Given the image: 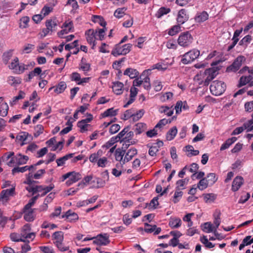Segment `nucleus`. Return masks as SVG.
I'll use <instances>...</instances> for the list:
<instances>
[{
	"instance_id": "obj_15",
	"label": "nucleus",
	"mask_w": 253,
	"mask_h": 253,
	"mask_svg": "<svg viewBox=\"0 0 253 253\" xmlns=\"http://www.w3.org/2000/svg\"><path fill=\"white\" fill-rule=\"evenodd\" d=\"M109 243L110 240L106 234H105V236L101 234L98 235L95 237V240L93 241L94 244L100 246H106Z\"/></svg>"
},
{
	"instance_id": "obj_36",
	"label": "nucleus",
	"mask_w": 253,
	"mask_h": 253,
	"mask_svg": "<svg viewBox=\"0 0 253 253\" xmlns=\"http://www.w3.org/2000/svg\"><path fill=\"white\" fill-rule=\"evenodd\" d=\"M177 133V129L176 126L171 127L167 132L166 138L168 140L171 141L174 139Z\"/></svg>"
},
{
	"instance_id": "obj_56",
	"label": "nucleus",
	"mask_w": 253,
	"mask_h": 253,
	"mask_svg": "<svg viewBox=\"0 0 253 253\" xmlns=\"http://www.w3.org/2000/svg\"><path fill=\"white\" fill-rule=\"evenodd\" d=\"M252 36L251 35H248L244 37L239 43L240 45H243L247 46L248 44L250 43L252 41Z\"/></svg>"
},
{
	"instance_id": "obj_23",
	"label": "nucleus",
	"mask_w": 253,
	"mask_h": 253,
	"mask_svg": "<svg viewBox=\"0 0 253 253\" xmlns=\"http://www.w3.org/2000/svg\"><path fill=\"white\" fill-rule=\"evenodd\" d=\"M103 155V151L99 149L96 152L93 153L89 156V160L91 163L95 164Z\"/></svg>"
},
{
	"instance_id": "obj_40",
	"label": "nucleus",
	"mask_w": 253,
	"mask_h": 253,
	"mask_svg": "<svg viewBox=\"0 0 253 253\" xmlns=\"http://www.w3.org/2000/svg\"><path fill=\"white\" fill-rule=\"evenodd\" d=\"M125 154V151L120 148L117 149L115 152V159L117 161L123 162V157Z\"/></svg>"
},
{
	"instance_id": "obj_28",
	"label": "nucleus",
	"mask_w": 253,
	"mask_h": 253,
	"mask_svg": "<svg viewBox=\"0 0 253 253\" xmlns=\"http://www.w3.org/2000/svg\"><path fill=\"white\" fill-rule=\"evenodd\" d=\"M144 230L148 233H151L154 232V235L158 234V229L157 228V225H152L147 223H144Z\"/></svg>"
},
{
	"instance_id": "obj_33",
	"label": "nucleus",
	"mask_w": 253,
	"mask_h": 253,
	"mask_svg": "<svg viewBox=\"0 0 253 253\" xmlns=\"http://www.w3.org/2000/svg\"><path fill=\"white\" fill-rule=\"evenodd\" d=\"M147 129V126L143 123H138L135 125L134 131L139 134Z\"/></svg>"
},
{
	"instance_id": "obj_54",
	"label": "nucleus",
	"mask_w": 253,
	"mask_h": 253,
	"mask_svg": "<svg viewBox=\"0 0 253 253\" xmlns=\"http://www.w3.org/2000/svg\"><path fill=\"white\" fill-rule=\"evenodd\" d=\"M28 136L29 134L26 132H22L17 136V139L22 142L21 145H23L26 143V141L27 139Z\"/></svg>"
},
{
	"instance_id": "obj_9",
	"label": "nucleus",
	"mask_w": 253,
	"mask_h": 253,
	"mask_svg": "<svg viewBox=\"0 0 253 253\" xmlns=\"http://www.w3.org/2000/svg\"><path fill=\"white\" fill-rule=\"evenodd\" d=\"M246 58L243 55L238 56L234 61L233 63L227 67V72H236L241 67L243 63L246 61Z\"/></svg>"
},
{
	"instance_id": "obj_31",
	"label": "nucleus",
	"mask_w": 253,
	"mask_h": 253,
	"mask_svg": "<svg viewBox=\"0 0 253 253\" xmlns=\"http://www.w3.org/2000/svg\"><path fill=\"white\" fill-rule=\"evenodd\" d=\"M181 220L179 218H171L169 221V226L172 228H177L181 225Z\"/></svg>"
},
{
	"instance_id": "obj_58",
	"label": "nucleus",
	"mask_w": 253,
	"mask_h": 253,
	"mask_svg": "<svg viewBox=\"0 0 253 253\" xmlns=\"http://www.w3.org/2000/svg\"><path fill=\"white\" fill-rule=\"evenodd\" d=\"M25 93L24 92L22 91H20L19 93V95L15 96L13 98L12 100L10 102V104L11 106H14L15 105L17 101L21 99H22L24 97Z\"/></svg>"
},
{
	"instance_id": "obj_38",
	"label": "nucleus",
	"mask_w": 253,
	"mask_h": 253,
	"mask_svg": "<svg viewBox=\"0 0 253 253\" xmlns=\"http://www.w3.org/2000/svg\"><path fill=\"white\" fill-rule=\"evenodd\" d=\"M73 156V154H69L65 156L57 159L56 160V163L58 167L63 166L65 164V162L68 159L72 158Z\"/></svg>"
},
{
	"instance_id": "obj_25",
	"label": "nucleus",
	"mask_w": 253,
	"mask_h": 253,
	"mask_svg": "<svg viewBox=\"0 0 253 253\" xmlns=\"http://www.w3.org/2000/svg\"><path fill=\"white\" fill-rule=\"evenodd\" d=\"M137 151L135 148H131L129 149L125 156L123 160V163H126L130 161L132 158L137 154Z\"/></svg>"
},
{
	"instance_id": "obj_47",
	"label": "nucleus",
	"mask_w": 253,
	"mask_h": 253,
	"mask_svg": "<svg viewBox=\"0 0 253 253\" xmlns=\"http://www.w3.org/2000/svg\"><path fill=\"white\" fill-rule=\"evenodd\" d=\"M210 184L205 177L201 179L197 184V187L201 190L205 189Z\"/></svg>"
},
{
	"instance_id": "obj_55",
	"label": "nucleus",
	"mask_w": 253,
	"mask_h": 253,
	"mask_svg": "<svg viewBox=\"0 0 253 253\" xmlns=\"http://www.w3.org/2000/svg\"><path fill=\"white\" fill-rule=\"evenodd\" d=\"M108 159L106 157H102L96 163L98 167L105 168L108 164Z\"/></svg>"
},
{
	"instance_id": "obj_27",
	"label": "nucleus",
	"mask_w": 253,
	"mask_h": 253,
	"mask_svg": "<svg viewBox=\"0 0 253 253\" xmlns=\"http://www.w3.org/2000/svg\"><path fill=\"white\" fill-rule=\"evenodd\" d=\"M53 244H56L64 241V233L62 231L55 232L52 236Z\"/></svg>"
},
{
	"instance_id": "obj_26",
	"label": "nucleus",
	"mask_w": 253,
	"mask_h": 253,
	"mask_svg": "<svg viewBox=\"0 0 253 253\" xmlns=\"http://www.w3.org/2000/svg\"><path fill=\"white\" fill-rule=\"evenodd\" d=\"M124 75L128 76L130 79H134L138 76L139 72L135 69L127 68L124 71Z\"/></svg>"
},
{
	"instance_id": "obj_5",
	"label": "nucleus",
	"mask_w": 253,
	"mask_h": 253,
	"mask_svg": "<svg viewBox=\"0 0 253 253\" xmlns=\"http://www.w3.org/2000/svg\"><path fill=\"white\" fill-rule=\"evenodd\" d=\"M193 41V37L189 31L181 33L178 38L177 42L183 47H189Z\"/></svg>"
},
{
	"instance_id": "obj_43",
	"label": "nucleus",
	"mask_w": 253,
	"mask_h": 253,
	"mask_svg": "<svg viewBox=\"0 0 253 253\" xmlns=\"http://www.w3.org/2000/svg\"><path fill=\"white\" fill-rule=\"evenodd\" d=\"M126 10L127 8L125 7L118 8L115 11L114 15L117 18H121L125 15Z\"/></svg>"
},
{
	"instance_id": "obj_16",
	"label": "nucleus",
	"mask_w": 253,
	"mask_h": 253,
	"mask_svg": "<svg viewBox=\"0 0 253 253\" xmlns=\"http://www.w3.org/2000/svg\"><path fill=\"white\" fill-rule=\"evenodd\" d=\"M112 86L113 92L116 95H121L123 93L124 85L122 82L117 81L112 83Z\"/></svg>"
},
{
	"instance_id": "obj_46",
	"label": "nucleus",
	"mask_w": 253,
	"mask_h": 253,
	"mask_svg": "<svg viewBox=\"0 0 253 253\" xmlns=\"http://www.w3.org/2000/svg\"><path fill=\"white\" fill-rule=\"evenodd\" d=\"M129 128L128 127L124 128L119 134L116 136L115 138L117 140V141L125 140L124 139V136L126 135V133L128 131Z\"/></svg>"
},
{
	"instance_id": "obj_49",
	"label": "nucleus",
	"mask_w": 253,
	"mask_h": 253,
	"mask_svg": "<svg viewBox=\"0 0 253 253\" xmlns=\"http://www.w3.org/2000/svg\"><path fill=\"white\" fill-rule=\"evenodd\" d=\"M158 152V142L154 145L149 147V154L151 156H156Z\"/></svg>"
},
{
	"instance_id": "obj_37",
	"label": "nucleus",
	"mask_w": 253,
	"mask_h": 253,
	"mask_svg": "<svg viewBox=\"0 0 253 253\" xmlns=\"http://www.w3.org/2000/svg\"><path fill=\"white\" fill-rule=\"evenodd\" d=\"M173 95V93L171 92H161L159 94V99L162 102H166L171 99Z\"/></svg>"
},
{
	"instance_id": "obj_22",
	"label": "nucleus",
	"mask_w": 253,
	"mask_h": 253,
	"mask_svg": "<svg viewBox=\"0 0 253 253\" xmlns=\"http://www.w3.org/2000/svg\"><path fill=\"white\" fill-rule=\"evenodd\" d=\"M23 212L24 213V218L27 221H32L35 219L34 209H30L26 210L25 207L23 208Z\"/></svg>"
},
{
	"instance_id": "obj_52",
	"label": "nucleus",
	"mask_w": 253,
	"mask_h": 253,
	"mask_svg": "<svg viewBox=\"0 0 253 253\" xmlns=\"http://www.w3.org/2000/svg\"><path fill=\"white\" fill-rule=\"evenodd\" d=\"M203 196L206 203L213 202L216 198V195L213 193L204 194Z\"/></svg>"
},
{
	"instance_id": "obj_19",
	"label": "nucleus",
	"mask_w": 253,
	"mask_h": 253,
	"mask_svg": "<svg viewBox=\"0 0 253 253\" xmlns=\"http://www.w3.org/2000/svg\"><path fill=\"white\" fill-rule=\"evenodd\" d=\"M34 166H25L22 167H19L18 166L15 167L11 170V173L12 175H14L15 174L17 173H23L27 170H29V172L31 170H33V168Z\"/></svg>"
},
{
	"instance_id": "obj_21",
	"label": "nucleus",
	"mask_w": 253,
	"mask_h": 253,
	"mask_svg": "<svg viewBox=\"0 0 253 253\" xmlns=\"http://www.w3.org/2000/svg\"><path fill=\"white\" fill-rule=\"evenodd\" d=\"M138 93V89L136 87H131L130 89L129 98L127 103L124 105V107L126 108L128 105L132 104L135 100V97Z\"/></svg>"
},
{
	"instance_id": "obj_57",
	"label": "nucleus",
	"mask_w": 253,
	"mask_h": 253,
	"mask_svg": "<svg viewBox=\"0 0 253 253\" xmlns=\"http://www.w3.org/2000/svg\"><path fill=\"white\" fill-rule=\"evenodd\" d=\"M144 110L143 109H140L137 112H134L133 116L132 117V121L133 122H136L138 121L140 119H141L144 114Z\"/></svg>"
},
{
	"instance_id": "obj_34",
	"label": "nucleus",
	"mask_w": 253,
	"mask_h": 253,
	"mask_svg": "<svg viewBox=\"0 0 253 253\" xmlns=\"http://www.w3.org/2000/svg\"><path fill=\"white\" fill-rule=\"evenodd\" d=\"M67 88V84L65 82L61 81L55 86L54 91L57 94H60L64 92Z\"/></svg>"
},
{
	"instance_id": "obj_10",
	"label": "nucleus",
	"mask_w": 253,
	"mask_h": 253,
	"mask_svg": "<svg viewBox=\"0 0 253 253\" xmlns=\"http://www.w3.org/2000/svg\"><path fill=\"white\" fill-rule=\"evenodd\" d=\"M97 31L90 29L87 30L85 33L86 39L87 42L91 45V48L94 49L95 47L96 42V36Z\"/></svg>"
},
{
	"instance_id": "obj_6",
	"label": "nucleus",
	"mask_w": 253,
	"mask_h": 253,
	"mask_svg": "<svg viewBox=\"0 0 253 253\" xmlns=\"http://www.w3.org/2000/svg\"><path fill=\"white\" fill-rule=\"evenodd\" d=\"M132 44L130 43L125 44L122 45L120 43L116 44L112 50L111 54L114 56H118L121 55H126L131 50Z\"/></svg>"
},
{
	"instance_id": "obj_18",
	"label": "nucleus",
	"mask_w": 253,
	"mask_h": 253,
	"mask_svg": "<svg viewBox=\"0 0 253 253\" xmlns=\"http://www.w3.org/2000/svg\"><path fill=\"white\" fill-rule=\"evenodd\" d=\"M244 179L242 176H237L233 180L232 184V190L237 191L244 183Z\"/></svg>"
},
{
	"instance_id": "obj_63",
	"label": "nucleus",
	"mask_w": 253,
	"mask_h": 253,
	"mask_svg": "<svg viewBox=\"0 0 253 253\" xmlns=\"http://www.w3.org/2000/svg\"><path fill=\"white\" fill-rule=\"evenodd\" d=\"M181 29L180 25L172 26L169 31V34L170 36H173L178 33Z\"/></svg>"
},
{
	"instance_id": "obj_29",
	"label": "nucleus",
	"mask_w": 253,
	"mask_h": 253,
	"mask_svg": "<svg viewBox=\"0 0 253 253\" xmlns=\"http://www.w3.org/2000/svg\"><path fill=\"white\" fill-rule=\"evenodd\" d=\"M237 140L236 137H232L227 139L221 146L220 150L223 151L228 148L233 143Z\"/></svg>"
},
{
	"instance_id": "obj_32",
	"label": "nucleus",
	"mask_w": 253,
	"mask_h": 253,
	"mask_svg": "<svg viewBox=\"0 0 253 253\" xmlns=\"http://www.w3.org/2000/svg\"><path fill=\"white\" fill-rule=\"evenodd\" d=\"M118 109H114L113 108H111L107 109L104 111L101 116L102 118H106L108 117H114L118 114Z\"/></svg>"
},
{
	"instance_id": "obj_59",
	"label": "nucleus",
	"mask_w": 253,
	"mask_h": 253,
	"mask_svg": "<svg viewBox=\"0 0 253 253\" xmlns=\"http://www.w3.org/2000/svg\"><path fill=\"white\" fill-rule=\"evenodd\" d=\"M56 248L61 252H65L70 250L69 246H65L63 243V241L59 242L55 245Z\"/></svg>"
},
{
	"instance_id": "obj_60",
	"label": "nucleus",
	"mask_w": 253,
	"mask_h": 253,
	"mask_svg": "<svg viewBox=\"0 0 253 253\" xmlns=\"http://www.w3.org/2000/svg\"><path fill=\"white\" fill-rule=\"evenodd\" d=\"M62 28L67 29V30L69 32H71L73 29V23L72 21L70 20H66L62 25Z\"/></svg>"
},
{
	"instance_id": "obj_4",
	"label": "nucleus",
	"mask_w": 253,
	"mask_h": 253,
	"mask_svg": "<svg viewBox=\"0 0 253 253\" xmlns=\"http://www.w3.org/2000/svg\"><path fill=\"white\" fill-rule=\"evenodd\" d=\"M216 64V63H212L211 64L212 67L205 70V75L206 76V78L204 81L205 85H208L210 82L218 74L219 68L214 66Z\"/></svg>"
},
{
	"instance_id": "obj_45",
	"label": "nucleus",
	"mask_w": 253,
	"mask_h": 253,
	"mask_svg": "<svg viewBox=\"0 0 253 253\" xmlns=\"http://www.w3.org/2000/svg\"><path fill=\"white\" fill-rule=\"evenodd\" d=\"M203 231L206 233H210L214 231L212 224L210 222L204 223L201 225Z\"/></svg>"
},
{
	"instance_id": "obj_8",
	"label": "nucleus",
	"mask_w": 253,
	"mask_h": 253,
	"mask_svg": "<svg viewBox=\"0 0 253 253\" xmlns=\"http://www.w3.org/2000/svg\"><path fill=\"white\" fill-rule=\"evenodd\" d=\"M200 55V51L198 49H193L185 53L182 57L181 62L184 64H189L196 59Z\"/></svg>"
},
{
	"instance_id": "obj_48",
	"label": "nucleus",
	"mask_w": 253,
	"mask_h": 253,
	"mask_svg": "<svg viewBox=\"0 0 253 253\" xmlns=\"http://www.w3.org/2000/svg\"><path fill=\"white\" fill-rule=\"evenodd\" d=\"M9 107L6 103L1 104L0 106V116L1 117H5L8 113Z\"/></svg>"
},
{
	"instance_id": "obj_1",
	"label": "nucleus",
	"mask_w": 253,
	"mask_h": 253,
	"mask_svg": "<svg viewBox=\"0 0 253 253\" xmlns=\"http://www.w3.org/2000/svg\"><path fill=\"white\" fill-rule=\"evenodd\" d=\"M57 22L58 21L56 18L47 20L45 23L46 28H43L40 34L41 38H44L48 35H51L52 33L55 31Z\"/></svg>"
},
{
	"instance_id": "obj_24",
	"label": "nucleus",
	"mask_w": 253,
	"mask_h": 253,
	"mask_svg": "<svg viewBox=\"0 0 253 253\" xmlns=\"http://www.w3.org/2000/svg\"><path fill=\"white\" fill-rule=\"evenodd\" d=\"M209 14L206 11L197 13L194 18L195 21L197 23H202L208 19Z\"/></svg>"
},
{
	"instance_id": "obj_30",
	"label": "nucleus",
	"mask_w": 253,
	"mask_h": 253,
	"mask_svg": "<svg viewBox=\"0 0 253 253\" xmlns=\"http://www.w3.org/2000/svg\"><path fill=\"white\" fill-rule=\"evenodd\" d=\"M172 61L169 58H166L164 60H161L159 62V70L165 71L169 68L171 65Z\"/></svg>"
},
{
	"instance_id": "obj_13",
	"label": "nucleus",
	"mask_w": 253,
	"mask_h": 253,
	"mask_svg": "<svg viewBox=\"0 0 253 253\" xmlns=\"http://www.w3.org/2000/svg\"><path fill=\"white\" fill-rule=\"evenodd\" d=\"M189 18L187 10L183 8L178 11L176 20L179 25H181L186 22L188 20Z\"/></svg>"
},
{
	"instance_id": "obj_42",
	"label": "nucleus",
	"mask_w": 253,
	"mask_h": 253,
	"mask_svg": "<svg viewBox=\"0 0 253 253\" xmlns=\"http://www.w3.org/2000/svg\"><path fill=\"white\" fill-rule=\"evenodd\" d=\"M205 178L207 179V180L210 184V186H212L213 185L218 179V177L216 176L215 173H209L207 177Z\"/></svg>"
},
{
	"instance_id": "obj_61",
	"label": "nucleus",
	"mask_w": 253,
	"mask_h": 253,
	"mask_svg": "<svg viewBox=\"0 0 253 253\" xmlns=\"http://www.w3.org/2000/svg\"><path fill=\"white\" fill-rule=\"evenodd\" d=\"M80 69L84 72H87L90 69V64L84 61L83 59L81 60V62L80 64Z\"/></svg>"
},
{
	"instance_id": "obj_7",
	"label": "nucleus",
	"mask_w": 253,
	"mask_h": 253,
	"mask_svg": "<svg viewBox=\"0 0 253 253\" xmlns=\"http://www.w3.org/2000/svg\"><path fill=\"white\" fill-rule=\"evenodd\" d=\"M29 158L26 155L18 153L13 157L7 163L8 166L12 167L14 165L20 166L27 164Z\"/></svg>"
},
{
	"instance_id": "obj_39",
	"label": "nucleus",
	"mask_w": 253,
	"mask_h": 253,
	"mask_svg": "<svg viewBox=\"0 0 253 253\" xmlns=\"http://www.w3.org/2000/svg\"><path fill=\"white\" fill-rule=\"evenodd\" d=\"M157 205H158V196L155 197L149 203H146L145 207H148L149 210H152L156 208Z\"/></svg>"
},
{
	"instance_id": "obj_20",
	"label": "nucleus",
	"mask_w": 253,
	"mask_h": 253,
	"mask_svg": "<svg viewBox=\"0 0 253 253\" xmlns=\"http://www.w3.org/2000/svg\"><path fill=\"white\" fill-rule=\"evenodd\" d=\"M69 179L67 180L66 183L67 186H70L72 184L77 182L78 180L81 179V174L79 172H76L75 171H72Z\"/></svg>"
},
{
	"instance_id": "obj_44",
	"label": "nucleus",
	"mask_w": 253,
	"mask_h": 253,
	"mask_svg": "<svg viewBox=\"0 0 253 253\" xmlns=\"http://www.w3.org/2000/svg\"><path fill=\"white\" fill-rule=\"evenodd\" d=\"M185 150L187 152H189L187 155L188 157H191L193 156H197L199 154V151L194 150L193 147L192 145H187L185 147Z\"/></svg>"
},
{
	"instance_id": "obj_3",
	"label": "nucleus",
	"mask_w": 253,
	"mask_h": 253,
	"mask_svg": "<svg viewBox=\"0 0 253 253\" xmlns=\"http://www.w3.org/2000/svg\"><path fill=\"white\" fill-rule=\"evenodd\" d=\"M226 88V85L225 83L219 81L212 82L210 87L211 93L215 96H219L223 94L225 91Z\"/></svg>"
},
{
	"instance_id": "obj_41",
	"label": "nucleus",
	"mask_w": 253,
	"mask_h": 253,
	"mask_svg": "<svg viewBox=\"0 0 253 253\" xmlns=\"http://www.w3.org/2000/svg\"><path fill=\"white\" fill-rule=\"evenodd\" d=\"M92 21L95 23H98L101 26L103 27V28H106V22L102 16L94 15Z\"/></svg>"
},
{
	"instance_id": "obj_51",
	"label": "nucleus",
	"mask_w": 253,
	"mask_h": 253,
	"mask_svg": "<svg viewBox=\"0 0 253 253\" xmlns=\"http://www.w3.org/2000/svg\"><path fill=\"white\" fill-rule=\"evenodd\" d=\"M20 22L19 23V27L21 28H26L28 26V23L30 21V18L28 16H24L22 17L20 20Z\"/></svg>"
},
{
	"instance_id": "obj_14",
	"label": "nucleus",
	"mask_w": 253,
	"mask_h": 253,
	"mask_svg": "<svg viewBox=\"0 0 253 253\" xmlns=\"http://www.w3.org/2000/svg\"><path fill=\"white\" fill-rule=\"evenodd\" d=\"M61 218H65L69 222H75L78 220L79 216L77 213L69 210L64 214H62Z\"/></svg>"
},
{
	"instance_id": "obj_50",
	"label": "nucleus",
	"mask_w": 253,
	"mask_h": 253,
	"mask_svg": "<svg viewBox=\"0 0 253 253\" xmlns=\"http://www.w3.org/2000/svg\"><path fill=\"white\" fill-rule=\"evenodd\" d=\"M40 197V194L34 196L31 199H30L28 203L24 206L25 209L27 210L32 209V207L34 206L35 203H36V201L38 199V198Z\"/></svg>"
},
{
	"instance_id": "obj_35",
	"label": "nucleus",
	"mask_w": 253,
	"mask_h": 253,
	"mask_svg": "<svg viewBox=\"0 0 253 253\" xmlns=\"http://www.w3.org/2000/svg\"><path fill=\"white\" fill-rule=\"evenodd\" d=\"M10 239L13 242H25L26 239L23 238V236H22V234H18L17 233H12L10 235Z\"/></svg>"
},
{
	"instance_id": "obj_64",
	"label": "nucleus",
	"mask_w": 253,
	"mask_h": 253,
	"mask_svg": "<svg viewBox=\"0 0 253 253\" xmlns=\"http://www.w3.org/2000/svg\"><path fill=\"white\" fill-rule=\"evenodd\" d=\"M40 249L43 253H56L53 248L49 246H41Z\"/></svg>"
},
{
	"instance_id": "obj_12",
	"label": "nucleus",
	"mask_w": 253,
	"mask_h": 253,
	"mask_svg": "<svg viewBox=\"0 0 253 253\" xmlns=\"http://www.w3.org/2000/svg\"><path fill=\"white\" fill-rule=\"evenodd\" d=\"M31 230L30 224H26L21 229V233L23 238L31 239L33 240L35 237V234L34 232H30Z\"/></svg>"
},
{
	"instance_id": "obj_2",
	"label": "nucleus",
	"mask_w": 253,
	"mask_h": 253,
	"mask_svg": "<svg viewBox=\"0 0 253 253\" xmlns=\"http://www.w3.org/2000/svg\"><path fill=\"white\" fill-rule=\"evenodd\" d=\"M35 170H31L30 172L26 174V180L24 181V184L29 185L33 184L35 182L33 180L34 179H40L42 178L46 172L44 169H41L38 170L35 173L33 174V172Z\"/></svg>"
},
{
	"instance_id": "obj_53",
	"label": "nucleus",
	"mask_w": 253,
	"mask_h": 253,
	"mask_svg": "<svg viewBox=\"0 0 253 253\" xmlns=\"http://www.w3.org/2000/svg\"><path fill=\"white\" fill-rule=\"evenodd\" d=\"M90 125L87 124L83 122L79 121L77 124V126L80 128V131L82 133H84L88 130V127Z\"/></svg>"
},
{
	"instance_id": "obj_62",
	"label": "nucleus",
	"mask_w": 253,
	"mask_h": 253,
	"mask_svg": "<svg viewBox=\"0 0 253 253\" xmlns=\"http://www.w3.org/2000/svg\"><path fill=\"white\" fill-rule=\"evenodd\" d=\"M12 56V51L9 50L4 52L2 55V60L4 64H7Z\"/></svg>"
},
{
	"instance_id": "obj_11",
	"label": "nucleus",
	"mask_w": 253,
	"mask_h": 253,
	"mask_svg": "<svg viewBox=\"0 0 253 253\" xmlns=\"http://www.w3.org/2000/svg\"><path fill=\"white\" fill-rule=\"evenodd\" d=\"M15 188L12 187L9 189L3 190L0 195V201L5 205L9 200L10 196L14 194Z\"/></svg>"
},
{
	"instance_id": "obj_17",
	"label": "nucleus",
	"mask_w": 253,
	"mask_h": 253,
	"mask_svg": "<svg viewBox=\"0 0 253 253\" xmlns=\"http://www.w3.org/2000/svg\"><path fill=\"white\" fill-rule=\"evenodd\" d=\"M157 69H158V63L154 65L152 68L144 70L140 76V79L143 80V83H150V79L148 77V76L150 75L151 72L152 70Z\"/></svg>"
}]
</instances>
